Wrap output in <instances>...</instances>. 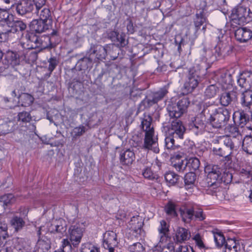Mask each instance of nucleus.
I'll return each instance as SVG.
<instances>
[{"mask_svg":"<svg viewBox=\"0 0 252 252\" xmlns=\"http://www.w3.org/2000/svg\"><path fill=\"white\" fill-rule=\"evenodd\" d=\"M192 205H187L184 208L180 210V213L183 220L185 222H189L193 220Z\"/></svg>","mask_w":252,"mask_h":252,"instance_id":"28","label":"nucleus"},{"mask_svg":"<svg viewBox=\"0 0 252 252\" xmlns=\"http://www.w3.org/2000/svg\"><path fill=\"white\" fill-rule=\"evenodd\" d=\"M143 148L145 150L153 151L155 153L159 152L158 138L155 136L154 131L150 130L145 134Z\"/></svg>","mask_w":252,"mask_h":252,"instance_id":"10","label":"nucleus"},{"mask_svg":"<svg viewBox=\"0 0 252 252\" xmlns=\"http://www.w3.org/2000/svg\"><path fill=\"white\" fill-rule=\"evenodd\" d=\"M240 175L246 178H252V171L250 167H247L246 168H242L240 170Z\"/></svg>","mask_w":252,"mask_h":252,"instance_id":"62","label":"nucleus"},{"mask_svg":"<svg viewBox=\"0 0 252 252\" xmlns=\"http://www.w3.org/2000/svg\"><path fill=\"white\" fill-rule=\"evenodd\" d=\"M236 40L240 42H246L252 37V32L246 28H240L235 32Z\"/></svg>","mask_w":252,"mask_h":252,"instance_id":"21","label":"nucleus"},{"mask_svg":"<svg viewBox=\"0 0 252 252\" xmlns=\"http://www.w3.org/2000/svg\"><path fill=\"white\" fill-rule=\"evenodd\" d=\"M42 227H40L37 231L39 239L36 243V248L38 252H48L51 248L50 241L48 239H42L40 238Z\"/></svg>","mask_w":252,"mask_h":252,"instance_id":"22","label":"nucleus"},{"mask_svg":"<svg viewBox=\"0 0 252 252\" xmlns=\"http://www.w3.org/2000/svg\"><path fill=\"white\" fill-rule=\"evenodd\" d=\"M231 18L233 24L244 25L252 21V13L246 7L238 6L232 10Z\"/></svg>","mask_w":252,"mask_h":252,"instance_id":"5","label":"nucleus"},{"mask_svg":"<svg viewBox=\"0 0 252 252\" xmlns=\"http://www.w3.org/2000/svg\"><path fill=\"white\" fill-rule=\"evenodd\" d=\"M87 55L91 57V60L96 62L98 60L105 59L107 56L106 49L100 45L91 44L90 48L87 52Z\"/></svg>","mask_w":252,"mask_h":252,"instance_id":"9","label":"nucleus"},{"mask_svg":"<svg viewBox=\"0 0 252 252\" xmlns=\"http://www.w3.org/2000/svg\"><path fill=\"white\" fill-rule=\"evenodd\" d=\"M18 122L20 125L27 127L30 132H35L36 126L33 123H31L32 121V117L30 112L23 111L18 114Z\"/></svg>","mask_w":252,"mask_h":252,"instance_id":"13","label":"nucleus"},{"mask_svg":"<svg viewBox=\"0 0 252 252\" xmlns=\"http://www.w3.org/2000/svg\"><path fill=\"white\" fill-rule=\"evenodd\" d=\"M8 236L7 225L5 223L0 222V238L5 239Z\"/></svg>","mask_w":252,"mask_h":252,"instance_id":"61","label":"nucleus"},{"mask_svg":"<svg viewBox=\"0 0 252 252\" xmlns=\"http://www.w3.org/2000/svg\"><path fill=\"white\" fill-rule=\"evenodd\" d=\"M189 104V101L187 97H184L180 100L177 103L169 104L167 107L169 116L172 118H175L178 120L183 113L186 111L188 106Z\"/></svg>","mask_w":252,"mask_h":252,"instance_id":"6","label":"nucleus"},{"mask_svg":"<svg viewBox=\"0 0 252 252\" xmlns=\"http://www.w3.org/2000/svg\"><path fill=\"white\" fill-rule=\"evenodd\" d=\"M250 119V115L244 111L239 112V126L243 127L245 126L247 127Z\"/></svg>","mask_w":252,"mask_h":252,"instance_id":"42","label":"nucleus"},{"mask_svg":"<svg viewBox=\"0 0 252 252\" xmlns=\"http://www.w3.org/2000/svg\"><path fill=\"white\" fill-rule=\"evenodd\" d=\"M14 0H0V10H9L13 5Z\"/></svg>","mask_w":252,"mask_h":252,"instance_id":"59","label":"nucleus"},{"mask_svg":"<svg viewBox=\"0 0 252 252\" xmlns=\"http://www.w3.org/2000/svg\"><path fill=\"white\" fill-rule=\"evenodd\" d=\"M15 129V121L12 115L0 120V132L4 135L12 132Z\"/></svg>","mask_w":252,"mask_h":252,"instance_id":"14","label":"nucleus"},{"mask_svg":"<svg viewBox=\"0 0 252 252\" xmlns=\"http://www.w3.org/2000/svg\"><path fill=\"white\" fill-rule=\"evenodd\" d=\"M3 56L4 59L2 63L7 67L10 65L14 67L19 64L20 62L19 55L16 52L8 50Z\"/></svg>","mask_w":252,"mask_h":252,"instance_id":"18","label":"nucleus"},{"mask_svg":"<svg viewBox=\"0 0 252 252\" xmlns=\"http://www.w3.org/2000/svg\"><path fill=\"white\" fill-rule=\"evenodd\" d=\"M109 38L113 42H116V45L119 47H124L128 43V41L126 39V35L124 33L120 34L117 32L111 31L108 34Z\"/></svg>","mask_w":252,"mask_h":252,"instance_id":"20","label":"nucleus"},{"mask_svg":"<svg viewBox=\"0 0 252 252\" xmlns=\"http://www.w3.org/2000/svg\"><path fill=\"white\" fill-rule=\"evenodd\" d=\"M80 252H99V249L90 244H85L81 247Z\"/></svg>","mask_w":252,"mask_h":252,"instance_id":"57","label":"nucleus"},{"mask_svg":"<svg viewBox=\"0 0 252 252\" xmlns=\"http://www.w3.org/2000/svg\"><path fill=\"white\" fill-rule=\"evenodd\" d=\"M173 250V243L170 242V241L164 245L157 244V245L154 247L155 252H160L161 251H167V252H171Z\"/></svg>","mask_w":252,"mask_h":252,"instance_id":"44","label":"nucleus"},{"mask_svg":"<svg viewBox=\"0 0 252 252\" xmlns=\"http://www.w3.org/2000/svg\"><path fill=\"white\" fill-rule=\"evenodd\" d=\"M242 148L247 154H252V136L246 135L243 141Z\"/></svg>","mask_w":252,"mask_h":252,"instance_id":"38","label":"nucleus"},{"mask_svg":"<svg viewBox=\"0 0 252 252\" xmlns=\"http://www.w3.org/2000/svg\"><path fill=\"white\" fill-rule=\"evenodd\" d=\"M9 24L11 25L12 33L22 32L27 28L26 24L20 20L11 21Z\"/></svg>","mask_w":252,"mask_h":252,"instance_id":"34","label":"nucleus"},{"mask_svg":"<svg viewBox=\"0 0 252 252\" xmlns=\"http://www.w3.org/2000/svg\"><path fill=\"white\" fill-rule=\"evenodd\" d=\"M239 86L245 90L250 89L252 86V72L244 71L241 73L237 79Z\"/></svg>","mask_w":252,"mask_h":252,"instance_id":"16","label":"nucleus"},{"mask_svg":"<svg viewBox=\"0 0 252 252\" xmlns=\"http://www.w3.org/2000/svg\"><path fill=\"white\" fill-rule=\"evenodd\" d=\"M192 209H193L192 212L193 220L202 221L205 219V216L202 209L198 208L195 205H192Z\"/></svg>","mask_w":252,"mask_h":252,"instance_id":"41","label":"nucleus"},{"mask_svg":"<svg viewBox=\"0 0 252 252\" xmlns=\"http://www.w3.org/2000/svg\"><path fill=\"white\" fill-rule=\"evenodd\" d=\"M87 130L86 127L80 125L79 126L74 128L72 131V134L74 137H77L82 135Z\"/></svg>","mask_w":252,"mask_h":252,"instance_id":"56","label":"nucleus"},{"mask_svg":"<svg viewBox=\"0 0 252 252\" xmlns=\"http://www.w3.org/2000/svg\"><path fill=\"white\" fill-rule=\"evenodd\" d=\"M176 252H195V251L190 247L187 245L180 246L176 250Z\"/></svg>","mask_w":252,"mask_h":252,"instance_id":"64","label":"nucleus"},{"mask_svg":"<svg viewBox=\"0 0 252 252\" xmlns=\"http://www.w3.org/2000/svg\"><path fill=\"white\" fill-rule=\"evenodd\" d=\"M156 103L153 97L150 96L146 97L140 103V107H144V108H149L153 104Z\"/></svg>","mask_w":252,"mask_h":252,"instance_id":"58","label":"nucleus"},{"mask_svg":"<svg viewBox=\"0 0 252 252\" xmlns=\"http://www.w3.org/2000/svg\"><path fill=\"white\" fill-rule=\"evenodd\" d=\"M152 120L150 115L144 114L141 120V127L145 133L150 130L154 131V127L152 126Z\"/></svg>","mask_w":252,"mask_h":252,"instance_id":"29","label":"nucleus"},{"mask_svg":"<svg viewBox=\"0 0 252 252\" xmlns=\"http://www.w3.org/2000/svg\"><path fill=\"white\" fill-rule=\"evenodd\" d=\"M220 91L219 87L216 85H211L207 87L204 92L205 96L208 98L214 97Z\"/></svg>","mask_w":252,"mask_h":252,"instance_id":"37","label":"nucleus"},{"mask_svg":"<svg viewBox=\"0 0 252 252\" xmlns=\"http://www.w3.org/2000/svg\"><path fill=\"white\" fill-rule=\"evenodd\" d=\"M34 10V4L31 0H21L16 6L17 13L20 15L29 14Z\"/></svg>","mask_w":252,"mask_h":252,"instance_id":"15","label":"nucleus"},{"mask_svg":"<svg viewBox=\"0 0 252 252\" xmlns=\"http://www.w3.org/2000/svg\"><path fill=\"white\" fill-rule=\"evenodd\" d=\"M231 50L232 47L231 46L228 45L226 43L220 42L215 47V56L216 57L221 55L225 56L228 55L229 52H231Z\"/></svg>","mask_w":252,"mask_h":252,"instance_id":"25","label":"nucleus"},{"mask_svg":"<svg viewBox=\"0 0 252 252\" xmlns=\"http://www.w3.org/2000/svg\"><path fill=\"white\" fill-rule=\"evenodd\" d=\"M206 17L205 16L203 11H200L199 13H197L193 20L196 31H197L200 28L201 26L206 22Z\"/></svg>","mask_w":252,"mask_h":252,"instance_id":"33","label":"nucleus"},{"mask_svg":"<svg viewBox=\"0 0 252 252\" xmlns=\"http://www.w3.org/2000/svg\"><path fill=\"white\" fill-rule=\"evenodd\" d=\"M196 180V175L193 171L187 173L185 176L184 181L186 185H192Z\"/></svg>","mask_w":252,"mask_h":252,"instance_id":"52","label":"nucleus"},{"mask_svg":"<svg viewBox=\"0 0 252 252\" xmlns=\"http://www.w3.org/2000/svg\"><path fill=\"white\" fill-rule=\"evenodd\" d=\"M221 173H210L207 174V182L208 186L216 188L221 183Z\"/></svg>","mask_w":252,"mask_h":252,"instance_id":"27","label":"nucleus"},{"mask_svg":"<svg viewBox=\"0 0 252 252\" xmlns=\"http://www.w3.org/2000/svg\"><path fill=\"white\" fill-rule=\"evenodd\" d=\"M20 216H14L10 221L11 227L14 229L15 232H18L22 230L25 225V219L27 216L28 211L26 208H21L20 210Z\"/></svg>","mask_w":252,"mask_h":252,"instance_id":"12","label":"nucleus"},{"mask_svg":"<svg viewBox=\"0 0 252 252\" xmlns=\"http://www.w3.org/2000/svg\"><path fill=\"white\" fill-rule=\"evenodd\" d=\"M19 103L24 107L30 106L34 101L33 97L30 94L23 93L19 96Z\"/></svg>","mask_w":252,"mask_h":252,"instance_id":"32","label":"nucleus"},{"mask_svg":"<svg viewBox=\"0 0 252 252\" xmlns=\"http://www.w3.org/2000/svg\"><path fill=\"white\" fill-rule=\"evenodd\" d=\"M237 93L234 91L224 92L222 93L220 98V102L221 105L227 106L231 102L234 101L237 98Z\"/></svg>","mask_w":252,"mask_h":252,"instance_id":"24","label":"nucleus"},{"mask_svg":"<svg viewBox=\"0 0 252 252\" xmlns=\"http://www.w3.org/2000/svg\"><path fill=\"white\" fill-rule=\"evenodd\" d=\"M169 131L170 135L165 138V146L168 150L174 149L176 147L174 144L175 138L182 139L184 137L185 128L180 120H176L171 122Z\"/></svg>","mask_w":252,"mask_h":252,"instance_id":"2","label":"nucleus"},{"mask_svg":"<svg viewBox=\"0 0 252 252\" xmlns=\"http://www.w3.org/2000/svg\"><path fill=\"white\" fill-rule=\"evenodd\" d=\"M68 231L69 239H63L62 242L63 252H70L72 246L75 248L77 247L81 242L83 236L82 228L77 225L71 226Z\"/></svg>","mask_w":252,"mask_h":252,"instance_id":"3","label":"nucleus"},{"mask_svg":"<svg viewBox=\"0 0 252 252\" xmlns=\"http://www.w3.org/2000/svg\"><path fill=\"white\" fill-rule=\"evenodd\" d=\"M14 247L18 251L25 249V242L22 238H17L14 240Z\"/></svg>","mask_w":252,"mask_h":252,"instance_id":"63","label":"nucleus"},{"mask_svg":"<svg viewBox=\"0 0 252 252\" xmlns=\"http://www.w3.org/2000/svg\"><path fill=\"white\" fill-rule=\"evenodd\" d=\"M223 145L220 147L219 146L213 147V151L216 155L229 160L231 159V155L236 150V146L229 136H223Z\"/></svg>","mask_w":252,"mask_h":252,"instance_id":"4","label":"nucleus"},{"mask_svg":"<svg viewBox=\"0 0 252 252\" xmlns=\"http://www.w3.org/2000/svg\"><path fill=\"white\" fill-rule=\"evenodd\" d=\"M14 201L13 195L12 194H5L1 196L0 198V205L4 208L8 206Z\"/></svg>","mask_w":252,"mask_h":252,"instance_id":"48","label":"nucleus"},{"mask_svg":"<svg viewBox=\"0 0 252 252\" xmlns=\"http://www.w3.org/2000/svg\"><path fill=\"white\" fill-rule=\"evenodd\" d=\"M28 42V48L35 49L38 48V35L33 33H28L26 35Z\"/></svg>","mask_w":252,"mask_h":252,"instance_id":"31","label":"nucleus"},{"mask_svg":"<svg viewBox=\"0 0 252 252\" xmlns=\"http://www.w3.org/2000/svg\"><path fill=\"white\" fill-rule=\"evenodd\" d=\"M168 91L165 88H161L158 91L154 93L153 94L152 97L154 98L155 102L157 103L158 101L162 99L163 97L166 94Z\"/></svg>","mask_w":252,"mask_h":252,"instance_id":"51","label":"nucleus"},{"mask_svg":"<svg viewBox=\"0 0 252 252\" xmlns=\"http://www.w3.org/2000/svg\"><path fill=\"white\" fill-rule=\"evenodd\" d=\"M190 236L188 230L184 228L179 227L176 233V240L178 242L182 243L188 240Z\"/></svg>","mask_w":252,"mask_h":252,"instance_id":"30","label":"nucleus"},{"mask_svg":"<svg viewBox=\"0 0 252 252\" xmlns=\"http://www.w3.org/2000/svg\"><path fill=\"white\" fill-rule=\"evenodd\" d=\"M51 45L50 37L48 35L38 36V48H47Z\"/></svg>","mask_w":252,"mask_h":252,"instance_id":"39","label":"nucleus"},{"mask_svg":"<svg viewBox=\"0 0 252 252\" xmlns=\"http://www.w3.org/2000/svg\"><path fill=\"white\" fill-rule=\"evenodd\" d=\"M93 62V60H91V57L86 55V57L79 60L78 63L81 66V69L85 70L92 66Z\"/></svg>","mask_w":252,"mask_h":252,"instance_id":"45","label":"nucleus"},{"mask_svg":"<svg viewBox=\"0 0 252 252\" xmlns=\"http://www.w3.org/2000/svg\"><path fill=\"white\" fill-rule=\"evenodd\" d=\"M242 105L243 106L250 107L252 104V90L250 89L246 90L242 94Z\"/></svg>","mask_w":252,"mask_h":252,"instance_id":"35","label":"nucleus"},{"mask_svg":"<svg viewBox=\"0 0 252 252\" xmlns=\"http://www.w3.org/2000/svg\"><path fill=\"white\" fill-rule=\"evenodd\" d=\"M0 22L2 23L11 22L12 16L10 17L7 10H0Z\"/></svg>","mask_w":252,"mask_h":252,"instance_id":"54","label":"nucleus"},{"mask_svg":"<svg viewBox=\"0 0 252 252\" xmlns=\"http://www.w3.org/2000/svg\"><path fill=\"white\" fill-rule=\"evenodd\" d=\"M205 171L207 174L210 173H221V170L219 167L218 165L208 164L205 167Z\"/></svg>","mask_w":252,"mask_h":252,"instance_id":"55","label":"nucleus"},{"mask_svg":"<svg viewBox=\"0 0 252 252\" xmlns=\"http://www.w3.org/2000/svg\"><path fill=\"white\" fill-rule=\"evenodd\" d=\"M172 166L179 172H183L185 170L188 165V162L186 159L178 160V161H172Z\"/></svg>","mask_w":252,"mask_h":252,"instance_id":"40","label":"nucleus"},{"mask_svg":"<svg viewBox=\"0 0 252 252\" xmlns=\"http://www.w3.org/2000/svg\"><path fill=\"white\" fill-rule=\"evenodd\" d=\"M30 27L31 31L40 33L51 28L52 24L40 19L33 20L31 22Z\"/></svg>","mask_w":252,"mask_h":252,"instance_id":"17","label":"nucleus"},{"mask_svg":"<svg viewBox=\"0 0 252 252\" xmlns=\"http://www.w3.org/2000/svg\"><path fill=\"white\" fill-rule=\"evenodd\" d=\"M164 178L166 182L173 185L178 182L179 176L173 172H169L165 174Z\"/></svg>","mask_w":252,"mask_h":252,"instance_id":"47","label":"nucleus"},{"mask_svg":"<svg viewBox=\"0 0 252 252\" xmlns=\"http://www.w3.org/2000/svg\"><path fill=\"white\" fill-rule=\"evenodd\" d=\"M158 231L160 234H164V235H165V234H168V225H167L166 222L165 220H162L161 221H160V225L158 228Z\"/></svg>","mask_w":252,"mask_h":252,"instance_id":"60","label":"nucleus"},{"mask_svg":"<svg viewBox=\"0 0 252 252\" xmlns=\"http://www.w3.org/2000/svg\"><path fill=\"white\" fill-rule=\"evenodd\" d=\"M214 240L216 246L221 247L225 245V251L224 252H238L241 250V245L233 239H228L225 240L224 237L220 233H217L214 234Z\"/></svg>","mask_w":252,"mask_h":252,"instance_id":"7","label":"nucleus"},{"mask_svg":"<svg viewBox=\"0 0 252 252\" xmlns=\"http://www.w3.org/2000/svg\"><path fill=\"white\" fill-rule=\"evenodd\" d=\"M128 252H145V248L140 243H136L128 248Z\"/></svg>","mask_w":252,"mask_h":252,"instance_id":"53","label":"nucleus"},{"mask_svg":"<svg viewBox=\"0 0 252 252\" xmlns=\"http://www.w3.org/2000/svg\"><path fill=\"white\" fill-rule=\"evenodd\" d=\"M67 223L66 221L62 218L53 220L49 228L51 233L56 235L59 239L66 234Z\"/></svg>","mask_w":252,"mask_h":252,"instance_id":"11","label":"nucleus"},{"mask_svg":"<svg viewBox=\"0 0 252 252\" xmlns=\"http://www.w3.org/2000/svg\"><path fill=\"white\" fill-rule=\"evenodd\" d=\"M118 244L117 235L113 231H106L103 235V246L104 248L109 247H117Z\"/></svg>","mask_w":252,"mask_h":252,"instance_id":"19","label":"nucleus"},{"mask_svg":"<svg viewBox=\"0 0 252 252\" xmlns=\"http://www.w3.org/2000/svg\"><path fill=\"white\" fill-rule=\"evenodd\" d=\"M187 167L189 168L190 171H193L197 170L200 166V161L196 158H191L187 160Z\"/></svg>","mask_w":252,"mask_h":252,"instance_id":"46","label":"nucleus"},{"mask_svg":"<svg viewBox=\"0 0 252 252\" xmlns=\"http://www.w3.org/2000/svg\"><path fill=\"white\" fill-rule=\"evenodd\" d=\"M219 81L221 84L231 85L233 82L232 75L228 73H222L220 75Z\"/></svg>","mask_w":252,"mask_h":252,"instance_id":"50","label":"nucleus"},{"mask_svg":"<svg viewBox=\"0 0 252 252\" xmlns=\"http://www.w3.org/2000/svg\"><path fill=\"white\" fill-rule=\"evenodd\" d=\"M9 23L10 22L0 24V33L6 40L9 34L12 33L11 25Z\"/></svg>","mask_w":252,"mask_h":252,"instance_id":"43","label":"nucleus"},{"mask_svg":"<svg viewBox=\"0 0 252 252\" xmlns=\"http://www.w3.org/2000/svg\"><path fill=\"white\" fill-rule=\"evenodd\" d=\"M200 79L188 77L184 84V87L188 92H191L198 85Z\"/></svg>","mask_w":252,"mask_h":252,"instance_id":"36","label":"nucleus"},{"mask_svg":"<svg viewBox=\"0 0 252 252\" xmlns=\"http://www.w3.org/2000/svg\"><path fill=\"white\" fill-rule=\"evenodd\" d=\"M34 13L39 16L40 20L47 23L52 24L51 13L49 8L46 7L40 8L38 10H35Z\"/></svg>","mask_w":252,"mask_h":252,"instance_id":"26","label":"nucleus"},{"mask_svg":"<svg viewBox=\"0 0 252 252\" xmlns=\"http://www.w3.org/2000/svg\"><path fill=\"white\" fill-rule=\"evenodd\" d=\"M208 122L206 114L204 109L201 113L195 118L194 121L189 126L190 129L196 135L202 134L205 130L206 124Z\"/></svg>","mask_w":252,"mask_h":252,"instance_id":"8","label":"nucleus"},{"mask_svg":"<svg viewBox=\"0 0 252 252\" xmlns=\"http://www.w3.org/2000/svg\"><path fill=\"white\" fill-rule=\"evenodd\" d=\"M164 209L166 214L169 217L173 218L177 216L175 205L172 202H169Z\"/></svg>","mask_w":252,"mask_h":252,"instance_id":"49","label":"nucleus"},{"mask_svg":"<svg viewBox=\"0 0 252 252\" xmlns=\"http://www.w3.org/2000/svg\"><path fill=\"white\" fill-rule=\"evenodd\" d=\"M204 113L206 114L208 122L214 128H220L225 126L230 118L227 109H217L211 106L204 109Z\"/></svg>","mask_w":252,"mask_h":252,"instance_id":"1","label":"nucleus"},{"mask_svg":"<svg viewBox=\"0 0 252 252\" xmlns=\"http://www.w3.org/2000/svg\"><path fill=\"white\" fill-rule=\"evenodd\" d=\"M134 153L130 149H127L120 154V162L123 165H129L131 164L135 159Z\"/></svg>","mask_w":252,"mask_h":252,"instance_id":"23","label":"nucleus"}]
</instances>
